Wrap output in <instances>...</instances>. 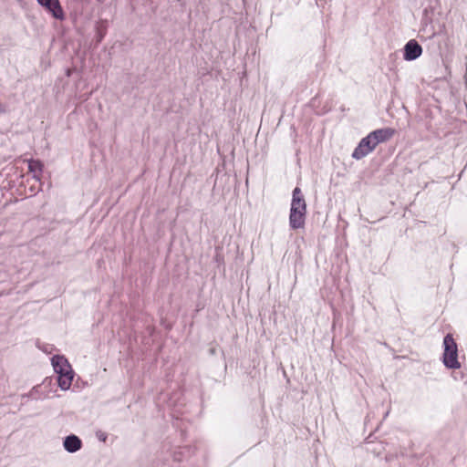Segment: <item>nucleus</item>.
I'll list each match as a JSON object with an SVG mask.
<instances>
[{
  "label": "nucleus",
  "mask_w": 467,
  "mask_h": 467,
  "mask_svg": "<svg viewBox=\"0 0 467 467\" xmlns=\"http://www.w3.org/2000/svg\"><path fill=\"white\" fill-rule=\"evenodd\" d=\"M396 130L390 127L374 130L362 138L354 149L351 157L357 161L363 159L372 152L376 147L383 142L389 141Z\"/></svg>",
  "instance_id": "1"
},
{
  "label": "nucleus",
  "mask_w": 467,
  "mask_h": 467,
  "mask_svg": "<svg viewBox=\"0 0 467 467\" xmlns=\"http://www.w3.org/2000/svg\"><path fill=\"white\" fill-rule=\"evenodd\" d=\"M306 207V202L300 187H295L292 191L289 211V227L291 230L304 228L307 213Z\"/></svg>",
  "instance_id": "2"
},
{
  "label": "nucleus",
  "mask_w": 467,
  "mask_h": 467,
  "mask_svg": "<svg viewBox=\"0 0 467 467\" xmlns=\"http://www.w3.org/2000/svg\"><path fill=\"white\" fill-rule=\"evenodd\" d=\"M53 369L57 374V383L61 390H67L72 384L75 372L64 355H54L51 358Z\"/></svg>",
  "instance_id": "3"
},
{
  "label": "nucleus",
  "mask_w": 467,
  "mask_h": 467,
  "mask_svg": "<svg viewBox=\"0 0 467 467\" xmlns=\"http://www.w3.org/2000/svg\"><path fill=\"white\" fill-rule=\"evenodd\" d=\"M443 353L441 357L444 367L448 369H458L461 368L458 357V346L451 334H447L442 342Z\"/></svg>",
  "instance_id": "4"
},
{
  "label": "nucleus",
  "mask_w": 467,
  "mask_h": 467,
  "mask_svg": "<svg viewBox=\"0 0 467 467\" xmlns=\"http://www.w3.org/2000/svg\"><path fill=\"white\" fill-rule=\"evenodd\" d=\"M36 2L50 14L53 18L59 21L66 19V14L59 0H36Z\"/></svg>",
  "instance_id": "5"
},
{
  "label": "nucleus",
  "mask_w": 467,
  "mask_h": 467,
  "mask_svg": "<svg viewBox=\"0 0 467 467\" xmlns=\"http://www.w3.org/2000/svg\"><path fill=\"white\" fill-rule=\"evenodd\" d=\"M402 51L405 61H413L421 56L423 49L416 39H410L405 44Z\"/></svg>",
  "instance_id": "6"
},
{
  "label": "nucleus",
  "mask_w": 467,
  "mask_h": 467,
  "mask_svg": "<svg viewBox=\"0 0 467 467\" xmlns=\"http://www.w3.org/2000/svg\"><path fill=\"white\" fill-rule=\"evenodd\" d=\"M62 443L64 450L68 453H75L83 447L82 440L74 433L65 436Z\"/></svg>",
  "instance_id": "7"
},
{
  "label": "nucleus",
  "mask_w": 467,
  "mask_h": 467,
  "mask_svg": "<svg viewBox=\"0 0 467 467\" xmlns=\"http://www.w3.org/2000/svg\"><path fill=\"white\" fill-rule=\"evenodd\" d=\"M109 28V22L107 19H99L95 24V37L93 39L94 47L97 48L104 40Z\"/></svg>",
  "instance_id": "8"
},
{
  "label": "nucleus",
  "mask_w": 467,
  "mask_h": 467,
  "mask_svg": "<svg viewBox=\"0 0 467 467\" xmlns=\"http://www.w3.org/2000/svg\"><path fill=\"white\" fill-rule=\"evenodd\" d=\"M28 171L33 174L34 179L40 181L44 171V164L40 160L30 159L28 161Z\"/></svg>",
  "instance_id": "9"
},
{
  "label": "nucleus",
  "mask_w": 467,
  "mask_h": 467,
  "mask_svg": "<svg viewBox=\"0 0 467 467\" xmlns=\"http://www.w3.org/2000/svg\"><path fill=\"white\" fill-rule=\"evenodd\" d=\"M97 437H98V439H99L100 441H103V442H105V441H107V439H108V435H107V433H105V432H101V431L97 432Z\"/></svg>",
  "instance_id": "10"
},
{
  "label": "nucleus",
  "mask_w": 467,
  "mask_h": 467,
  "mask_svg": "<svg viewBox=\"0 0 467 467\" xmlns=\"http://www.w3.org/2000/svg\"><path fill=\"white\" fill-rule=\"evenodd\" d=\"M208 352L210 355L214 356L217 353V348L215 347H212L209 348Z\"/></svg>",
  "instance_id": "11"
},
{
  "label": "nucleus",
  "mask_w": 467,
  "mask_h": 467,
  "mask_svg": "<svg viewBox=\"0 0 467 467\" xmlns=\"http://www.w3.org/2000/svg\"><path fill=\"white\" fill-rule=\"evenodd\" d=\"M34 389H35V388H34L32 390H34ZM32 396H33V391H30L28 394H26V395H24L23 397H27V398H29V397H32Z\"/></svg>",
  "instance_id": "12"
},
{
  "label": "nucleus",
  "mask_w": 467,
  "mask_h": 467,
  "mask_svg": "<svg viewBox=\"0 0 467 467\" xmlns=\"http://www.w3.org/2000/svg\"><path fill=\"white\" fill-rule=\"evenodd\" d=\"M429 9L431 10V13H433V7L430 6L429 8H425L424 9V13H427L429 11Z\"/></svg>",
  "instance_id": "13"
},
{
  "label": "nucleus",
  "mask_w": 467,
  "mask_h": 467,
  "mask_svg": "<svg viewBox=\"0 0 467 467\" xmlns=\"http://www.w3.org/2000/svg\"><path fill=\"white\" fill-rule=\"evenodd\" d=\"M5 112V109H3L2 105L0 104V113Z\"/></svg>",
  "instance_id": "14"
},
{
  "label": "nucleus",
  "mask_w": 467,
  "mask_h": 467,
  "mask_svg": "<svg viewBox=\"0 0 467 467\" xmlns=\"http://www.w3.org/2000/svg\"><path fill=\"white\" fill-rule=\"evenodd\" d=\"M67 76L69 77L70 76V72L69 70L67 69V72H66Z\"/></svg>",
  "instance_id": "15"
},
{
  "label": "nucleus",
  "mask_w": 467,
  "mask_h": 467,
  "mask_svg": "<svg viewBox=\"0 0 467 467\" xmlns=\"http://www.w3.org/2000/svg\"><path fill=\"white\" fill-rule=\"evenodd\" d=\"M98 1L100 2V3H103L105 0H98Z\"/></svg>",
  "instance_id": "16"
}]
</instances>
